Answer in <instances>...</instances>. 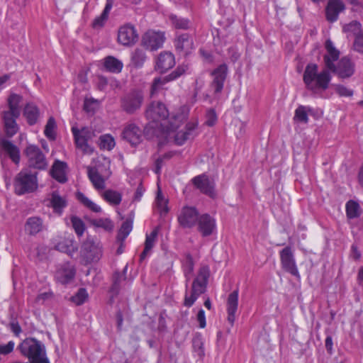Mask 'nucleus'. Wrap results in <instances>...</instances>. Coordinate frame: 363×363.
Listing matches in <instances>:
<instances>
[{
  "instance_id": "14",
  "label": "nucleus",
  "mask_w": 363,
  "mask_h": 363,
  "mask_svg": "<svg viewBox=\"0 0 363 363\" xmlns=\"http://www.w3.org/2000/svg\"><path fill=\"white\" fill-rule=\"evenodd\" d=\"M164 40V33L148 30L142 38V45L147 50H156L162 46Z\"/></svg>"
},
{
  "instance_id": "46",
  "label": "nucleus",
  "mask_w": 363,
  "mask_h": 363,
  "mask_svg": "<svg viewBox=\"0 0 363 363\" xmlns=\"http://www.w3.org/2000/svg\"><path fill=\"white\" fill-rule=\"evenodd\" d=\"M158 234V229L155 228L149 235H146V239L145 242V247H146V251H150L153 247L155 242L157 240Z\"/></svg>"
},
{
  "instance_id": "59",
  "label": "nucleus",
  "mask_w": 363,
  "mask_h": 363,
  "mask_svg": "<svg viewBox=\"0 0 363 363\" xmlns=\"http://www.w3.org/2000/svg\"><path fill=\"white\" fill-rule=\"evenodd\" d=\"M144 191L145 190H144L143 187L142 186L141 184H140L135 191V193L134 195V201H140L141 197L143 195Z\"/></svg>"
},
{
  "instance_id": "56",
  "label": "nucleus",
  "mask_w": 363,
  "mask_h": 363,
  "mask_svg": "<svg viewBox=\"0 0 363 363\" xmlns=\"http://www.w3.org/2000/svg\"><path fill=\"white\" fill-rule=\"evenodd\" d=\"M197 320L199 323V327L204 328L206 325L205 312L203 309H200L197 314Z\"/></svg>"
},
{
  "instance_id": "28",
  "label": "nucleus",
  "mask_w": 363,
  "mask_h": 363,
  "mask_svg": "<svg viewBox=\"0 0 363 363\" xmlns=\"http://www.w3.org/2000/svg\"><path fill=\"white\" fill-rule=\"evenodd\" d=\"M67 165L65 162L55 161L50 170L51 176L60 183H65L67 179L65 174V168Z\"/></svg>"
},
{
  "instance_id": "47",
  "label": "nucleus",
  "mask_w": 363,
  "mask_h": 363,
  "mask_svg": "<svg viewBox=\"0 0 363 363\" xmlns=\"http://www.w3.org/2000/svg\"><path fill=\"white\" fill-rule=\"evenodd\" d=\"M91 223L94 225L102 228L106 230H111L113 228L112 221L108 218L95 219Z\"/></svg>"
},
{
  "instance_id": "18",
  "label": "nucleus",
  "mask_w": 363,
  "mask_h": 363,
  "mask_svg": "<svg viewBox=\"0 0 363 363\" xmlns=\"http://www.w3.org/2000/svg\"><path fill=\"white\" fill-rule=\"evenodd\" d=\"M186 72V67L184 66H179L175 70L172 72L169 75L164 78H155L151 86V95L154 96L162 88V86L168 82L175 80L179 78Z\"/></svg>"
},
{
  "instance_id": "34",
  "label": "nucleus",
  "mask_w": 363,
  "mask_h": 363,
  "mask_svg": "<svg viewBox=\"0 0 363 363\" xmlns=\"http://www.w3.org/2000/svg\"><path fill=\"white\" fill-rule=\"evenodd\" d=\"M77 199L81 203L91 211L95 213H99L101 211V207L87 198L83 193L79 191L77 192Z\"/></svg>"
},
{
  "instance_id": "6",
  "label": "nucleus",
  "mask_w": 363,
  "mask_h": 363,
  "mask_svg": "<svg viewBox=\"0 0 363 363\" xmlns=\"http://www.w3.org/2000/svg\"><path fill=\"white\" fill-rule=\"evenodd\" d=\"M72 133L77 147L80 149L84 154H92L94 148L88 144V141L95 136L94 130L89 127H83L79 129L74 126L72 128Z\"/></svg>"
},
{
  "instance_id": "51",
  "label": "nucleus",
  "mask_w": 363,
  "mask_h": 363,
  "mask_svg": "<svg viewBox=\"0 0 363 363\" xmlns=\"http://www.w3.org/2000/svg\"><path fill=\"white\" fill-rule=\"evenodd\" d=\"M354 48L358 52L363 53V30H360L356 35Z\"/></svg>"
},
{
  "instance_id": "32",
  "label": "nucleus",
  "mask_w": 363,
  "mask_h": 363,
  "mask_svg": "<svg viewBox=\"0 0 363 363\" xmlns=\"http://www.w3.org/2000/svg\"><path fill=\"white\" fill-rule=\"evenodd\" d=\"M23 113L29 125H32L37 123L39 116V111L35 105L33 104H27L24 108Z\"/></svg>"
},
{
  "instance_id": "22",
  "label": "nucleus",
  "mask_w": 363,
  "mask_h": 363,
  "mask_svg": "<svg viewBox=\"0 0 363 363\" xmlns=\"http://www.w3.org/2000/svg\"><path fill=\"white\" fill-rule=\"evenodd\" d=\"M147 118L153 121L164 120L169 116V111L161 102H152L146 111Z\"/></svg>"
},
{
  "instance_id": "41",
  "label": "nucleus",
  "mask_w": 363,
  "mask_h": 363,
  "mask_svg": "<svg viewBox=\"0 0 363 363\" xmlns=\"http://www.w3.org/2000/svg\"><path fill=\"white\" fill-rule=\"evenodd\" d=\"M55 120L53 117H50L48 119L44 130V134L49 140H54L55 139Z\"/></svg>"
},
{
  "instance_id": "8",
  "label": "nucleus",
  "mask_w": 363,
  "mask_h": 363,
  "mask_svg": "<svg viewBox=\"0 0 363 363\" xmlns=\"http://www.w3.org/2000/svg\"><path fill=\"white\" fill-rule=\"evenodd\" d=\"M80 255L86 264L96 262L102 257L101 246L99 243L87 240L82 245Z\"/></svg>"
},
{
  "instance_id": "2",
  "label": "nucleus",
  "mask_w": 363,
  "mask_h": 363,
  "mask_svg": "<svg viewBox=\"0 0 363 363\" xmlns=\"http://www.w3.org/2000/svg\"><path fill=\"white\" fill-rule=\"evenodd\" d=\"M21 101L22 97L20 95L11 94L7 100L9 110L3 111L1 113L4 131L7 138H12L19 130L16 119L21 114L20 104Z\"/></svg>"
},
{
  "instance_id": "35",
  "label": "nucleus",
  "mask_w": 363,
  "mask_h": 363,
  "mask_svg": "<svg viewBox=\"0 0 363 363\" xmlns=\"http://www.w3.org/2000/svg\"><path fill=\"white\" fill-rule=\"evenodd\" d=\"M346 214L349 219H354L360 216V207L357 202L350 200L346 203Z\"/></svg>"
},
{
  "instance_id": "42",
  "label": "nucleus",
  "mask_w": 363,
  "mask_h": 363,
  "mask_svg": "<svg viewBox=\"0 0 363 363\" xmlns=\"http://www.w3.org/2000/svg\"><path fill=\"white\" fill-rule=\"evenodd\" d=\"M115 146V141L108 134L101 135L99 138V147L101 149L111 150Z\"/></svg>"
},
{
  "instance_id": "54",
  "label": "nucleus",
  "mask_w": 363,
  "mask_h": 363,
  "mask_svg": "<svg viewBox=\"0 0 363 363\" xmlns=\"http://www.w3.org/2000/svg\"><path fill=\"white\" fill-rule=\"evenodd\" d=\"M157 203L158 207L160 208L162 211L167 212V208L166 206V201L163 196L162 195L160 191H158L157 196L156 198Z\"/></svg>"
},
{
  "instance_id": "43",
  "label": "nucleus",
  "mask_w": 363,
  "mask_h": 363,
  "mask_svg": "<svg viewBox=\"0 0 363 363\" xmlns=\"http://www.w3.org/2000/svg\"><path fill=\"white\" fill-rule=\"evenodd\" d=\"M193 349L199 357H203L205 355L203 342L201 335H196L192 340Z\"/></svg>"
},
{
  "instance_id": "48",
  "label": "nucleus",
  "mask_w": 363,
  "mask_h": 363,
  "mask_svg": "<svg viewBox=\"0 0 363 363\" xmlns=\"http://www.w3.org/2000/svg\"><path fill=\"white\" fill-rule=\"evenodd\" d=\"M87 298V293L85 289L81 288L78 290L75 296H72V300L77 305H82Z\"/></svg>"
},
{
  "instance_id": "63",
  "label": "nucleus",
  "mask_w": 363,
  "mask_h": 363,
  "mask_svg": "<svg viewBox=\"0 0 363 363\" xmlns=\"http://www.w3.org/2000/svg\"><path fill=\"white\" fill-rule=\"evenodd\" d=\"M306 112L308 113V115L309 116H312L313 117H318L319 116V113H318V110L317 109H315L311 106H306Z\"/></svg>"
},
{
  "instance_id": "3",
  "label": "nucleus",
  "mask_w": 363,
  "mask_h": 363,
  "mask_svg": "<svg viewBox=\"0 0 363 363\" xmlns=\"http://www.w3.org/2000/svg\"><path fill=\"white\" fill-rule=\"evenodd\" d=\"M209 277V269L208 267H202L200 268L197 277L194 279L190 295L187 289L185 292L184 305L186 307H191L197 300V298L203 294L206 289L208 280Z\"/></svg>"
},
{
  "instance_id": "12",
  "label": "nucleus",
  "mask_w": 363,
  "mask_h": 363,
  "mask_svg": "<svg viewBox=\"0 0 363 363\" xmlns=\"http://www.w3.org/2000/svg\"><path fill=\"white\" fill-rule=\"evenodd\" d=\"M191 182L194 186L202 194L214 199L216 196L215 191V184L211 181L206 174H202L194 177Z\"/></svg>"
},
{
  "instance_id": "33",
  "label": "nucleus",
  "mask_w": 363,
  "mask_h": 363,
  "mask_svg": "<svg viewBox=\"0 0 363 363\" xmlns=\"http://www.w3.org/2000/svg\"><path fill=\"white\" fill-rule=\"evenodd\" d=\"M105 68L113 73H119L123 68V63L119 60L112 56H108L104 59Z\"/></svg>"
},
{
  "instance_id": "10",
  "label": "nucleus",
  "mask_w": 363,
  "mask_h": 363,
  "mask_svg": "<svg viewBox=\"0 0 363 363\" xmlns=\"http://www.w3.org/2000/svg\"><path fill=\"white\" fill-rule=\"evenodd\" d=\"M143 101V95L140 91L134 90L125 94L121 100V106L128 113H133L139 109Z\"/></svg>"
},
{
  "instance_id": "1",
  "label": "nucleus",
  "mask_w": 363,
  "mask_h": 363,
  "mask_svg": "<svg viewBox=\"0 0 363 363\" xmlns=\"http://www.w3.org/2000/svg\"><path fill=\"white\" fill-rule=\"evenodd\" d=\"M325 48L326 53L323 55V70L318 72V65L310 63L306 67L303 76L306 87L315 94L325 91L329 87L332 79L330 72L342 79L349 78L354 73V63L348 57H342L335 65L340 57V51L330 39L325 41Z\"/></svg>"
},
{
  "instance_id": "7",
  "label": "nucleus",
  "mask_w": 363,
  "mask_h": 363,
  "mask_svg": "<svg viewBox=\"0 0 363 363\" xmlns=\"http://www.w3.org/2000/svg\"><path fill=\"white\" fill-rule=\"evenodd\" d=\"M27 158L28 167L38 170H44L48 167L45 155L35 145H28L23 151Z\"/></svg>"
},
{
  "instance_id": "45",
  "label": "nucleus",
  "mask_w": 363,
  "mask_h": 363,
  "mask_svg": "<svg viewBox=\"0 0 363 363\" xmlns=\"http://www.w3.org/2000/svg\"><path fill=\"white\" fill-rule=\"evenodd\" d=\"M194 263L191 255L190 254H187L183 264L184 274L187 281H189L190 278L189 277L194 271Z\"/></svg>"
},
{
  "instance_id": "57",
  "label": "nucleus",
  "mask_w": 363,
  "mask_h": 363,
  "mask_svg": "<svg viewBox=\"0 0 363 363\" xmlns=\"http://www.w3.org/2000/svg\"><path fill=\"white\" fill-rule=\"evenodd\" d=\"M333 343L332 337L330 335H328L325 340V349H326L327 352L330 354H333Z\"/></svg>"
},
{
  "instance_id": "25",
  "label": "nucleus",
  "mask_w": 363,
  "mask_h": 363,
  "mask_svg": "<svg viewBox=\"0 0 363 363\" xmlns=\"http://www.w3.org/2000/svg\"><path fill=\"white\" fill-rule=\"evenodd\" d=\"M44 229L43 219L39 216H31L27 218L24 230L27 235L35 236L38 233L42 232Z\"/></svg>"
},
{
  "instance_id": "36",
  "label": "nucleus",
  "mask_w": 363,
  "mask_h": 363,
  "mask_svg": "<svg viewBox=\"0 0 363 363\" xmlns=\"http://www.w3.org/2000/svg\"><path fill=\"white\" fill-rule=\"evenodd\" d=\"M133 229V221L130 220H126L124 221L117 235V241L118 242H124L125 238L130 234Z\"/></svg>"
},
{
  "instance_id": "15",
  "label": "nucleus",
  "mask_w": 363,
  "mask_h": 363,
  "mask_svg": "<svg viewBox=\"0 0 363 363\" xmlns=\"http://www.w3.org/2000/svg\"><path fill=\"white\" fill-rule=\"evenodd\" d=\"M138 40V34L135 27L131 24L121 26L118 33V41L125 46L134 45Z\"/></svg>"
},
{
  "instance_id": "58",
  "label": "nucleus",
  "mask_w": 363,
  "mask_h": 363,
  "mask_svg": "<svg viewBox=\"0 0 363 363\" xmlns=\"http://www.w3.org/2000/svg\"><path fill=\"white\" fill-rule=\"evenodd\" d=\"M10 328L11 331L14 333L15 335L18 336L21 333L22 330L18 322H11L10 323Z\"/></svg>"
},
{
  "instance_id": "40",
  "label": "nucleus",
  "mask_w": 363,
  "mask_h": 363,
  "mask_svg": "<svg viewBox=\"0 0 363 363\" xmlns=\"http://www.w3.org/2000/svg\"><path fill=\"white\" fill-rule=\"evenodd\" d=\"M146 60V55L143 50L136 48L131 55V62L136 67H140Z\"/></svg>"
},
{
  "instance_id": "21",
  "label": "nucleus",
  "mask_w": 363,
  "mask_h": 363,
  "mask_svg": "<svg viewBox=\"0 0 363 363\" xmlns=\"http://www.w3.org/2000/svg\"><path fill=\"white\" fill-rule=\"evenodd\" d=\"M4 152L11 160L16 164L20 162L19 148L3 136H0V155Z\"/></svg>"
},
{
  "instance_id": "13",
  "label": "nucleus",
  "mask_w": 363,
  "mask_h": 363,
  "mask_svg": "<svg viewBox=\"0 0 363 363\" xmlns=\"http://www.w3.org/2000/svg\"><path fill=\"white\" fill-rule=\"evenodd\" d=\"M228 74V67L225 64L220 65L211 72L213 80L211 88L215 94L221 93Z\"/></svg>"
},
{
  "instance_id": "29",
  "label": "nucleus",
  "mask_w": 363,
  "mask_h": 363,
  "mask_svg": "<svg viewBox=\"0 0 363 363\" xmlns=\"http://www.w3.org/2000/svg\"><path fill=\"white\" fill-rule=\"evenodd\" d=\"M50 202L53 211L59 215L62 213L63 209L67 205L65 198L61 196L56 191L52 193Z\"/></svg>"
},
{
  "instance_id": "19",
  "label": "nucleus",
  "mask_w": 363,
  "mask_h": 363,
  "mask_svg": "<svg viewBox=\"0 0 363 363\" xmlns=\"http://www.w3.org/2000/svg\"><path fill=\"white\" fill-rule=\"evenodd\" d=\"M197 123L195 122H189L186 124L184 128L177 131L174 136V142L177 145H182L189 140L194 139L197 135Z\"/></svg>"
},
{
  "instance_id": "5",
  "label": "nucleus",
  "mask_w": 363,
  "mask_h": 363,
  "mask_svg": "<svg viewBox=\"0 0 363 363\" xmlns=\"http://www.w3.org/2000/svg\"><path fill=\"white\" fill-rule=\"evenodd\" d=\"M21 354L28 359V362L33 361L46 354L44 344L33 337H27L18 346Z\"/></svg>"
},
{
  "instance_id": "55",
  "label": "nucleus",
  "mask_w": 363,
  "mask_h": 363,
  "mask_svg": "<svg viewBox=\"0 0 363 363\" xmlns=\"http://www.w3.org/2000/svg\"><path fill=\"white\" fill-rule=\"evenodd\" d=\"M96 104V101L94 99H85L84 104V110L86 112L91 113L94 111L95 104Z\"/></svg>"
},
{
  "instance_id": "16",
  "label": "nucleus",
  "mask_w": 363,
  "mask_h": 363,
  "mask_svg": "<svg viewBox=\"0 0 363 363\" xmlns=\"http://www.w3.org/2000/svg\"><path fill=\"white\" fill-rule=\"evenodd\" d=\"M174 44L179 55H187L194 49L193 37L189 33L177 34Z\"/></svg>"
},
{
  "instance_id": "37",
  "label": "nucleus",
  "mask_w": 363,
  "mask_h": 363,
  "mask_svg": "<svg viewBox=\"0 0 363 363\" xmlns=\"http://www.w3.org/2000/svg\"><path fill=\"white\" fill-rule=\"evenodd\" d=\"M169 20L172 26L177 29L187 30L189 28L190 21L188 18L172 14L169 16Z\"/></svg>"
},
{
  "instance_id": "20",
  "label": "nucleus",
  "mask_w": 363,
  "mask_h": 363,
  "mask_svg": "<svg viewBox=\"0 0 363 363\" xmlns=\"http://www.w3.org/2000/svg\"><path fill=\"white\" fill-rule=\"evenodd\" d=\"M196 223L199 232L203 237L210 236L216 228V220L208 213L201 215Z\"/></svg>"
},
{
  "instance_id": "52",
  "label": "nucleus",
  "mask_w": 363,
  "mask_h": 363,
  "mask_svg": "<svg viewBox=\"0 0 363 363\" xmlns=\"http://www.w3.org/2000/svg\"><path fill=\"white\" fill-rule=\"evenodd\" d=\"M335 92L340 96H351L353 95V91L347 89L343 85L337 84L335 86Z\"/></svg>"
},
{
  "instance_id": "17",
  "label": "nucleus",
  "mask_w": 363,
  "mask_h": 363,
  "mask_svg": "<svg viewBox=\"0 0 363 363\" xmlns=\"http://www.w3.org/2000/svg\"><path fill=\"white\" fill-rule=\"evenodd\" d=\"M122 138L131 145H137L142 141L143 131L134 123L125 125L121 133Z\"/></svg>"
},
{
  "instance_id": "49",
  "label": "nucleus",
  "mask_w": 363,
  "mask_h": 363,
  "mask_svg": "<svg viewBox=\"0 0 363 363\" xmlns=\"http://www.w3.org/2000/svg\"><path fill=\"white\" fill-rule=\"evenodd\" d=\"M122 279V275L120 272H115L113 275V284L111 288V292L117 294L119 290V286Z\"/></svg>"
},
{
  "instance_id": "9",
  "label": "nucleus",
  "mask_w": 363,
  "mask_h": 363,
  "mask_svg": "<svg viewBox=\"0 0 363 363\" xmlns=\"http://www.w3.org/2000/svg\"><path fill=\"white\" fill-rule=\"evenodd\" d=\"M279 256L282 269L285 272L299 279L300 274L291 247L286 246L283 248L279 252Z\"/></svg>"
},
{
  "instance_id": "60",
  "label": "nucleus",
  "mask_w": 363,
  "mask_h": 363,
  "mask_svg": "<svg viewBox=\"0 0 363 363\" xmlns=\"http://www.w3.org/2000/svg\"><path fill=\"white\" fill-rule=\"evenodd\" d=\"M57 250L64 252H70L71 250L69 249V247L67 245H65L63 242H60L56 245Z\"/></svg>"
},
{
  "instance_id": "44",
  "label": "nucleus",
  "mask_w": 363,
  "mask_h": 363,
  "mask_svg": "<svg viewBox=\"0 0 363 363\" xmlns=\"http://www.w3.org/2000/svg\"><path fill=\"white\" fill-rule=\"evenodd\" d=\"M71 222L76 234L79 237H81L85 230V225L84 222L77 216H72L71 218Z\"/></svg>"
},
{
  "instance_id": "26",
  "label": "nucleus",
  "mask_w": 363,
  "mask_h": 363,
  "mask_svg": "<svg viewBox=\"0 0 363 363\" xmlns=\"http://www.w3.org/2000/svg\"><path fill=\"white\" fill-rule=\"evenodd\" d=\"M175 65L174 56L169 52H162L160 54L156 62V69L164 73Z\"/></svg>"
},
{
  "instance_id": "53",
  "label": "nucleus",
  "mask_w": 363,
  "mask_h": 363,
  "mask_svg": "<svg viewBox=\"0 0 363 363\" xmlns=\"http://www.w3.org/2000/svg\"><path fill=\"white\" fill-rule=\"evenodd\" d=\"M15 343L9 341L6 345H0V354L7 355L13 351Z\"/></svg>"
},
{
  "instance_id": "38",
  "label": "nucleus",
  "mask_w": 363,
  "mask_h": 363,
  "mask_svg": "<svg viewBox=\"0 0 363 363\" xmlns=\"http://www.w3.org/2000/svg\"><path fill=\"white\" fill-rule=\"evenodd\" d=\"M104 199L112 205H118L122 199L121 194L113 190H106L102 195Z\"/></svg>"
},
{
  "instance_id": "64",
  "label": "nucleus",
  "mask_w": 363,
  "mask_h": 363,
  "mask_svg": "<svg viewBox=\"0 0 363 363\" xmlns=\"http://www.w3.org/2000/svg\"><path fill=\"white\" fill-rule=\"evenodd\" d=\"M116 320H117L118 328V329H121L122 324H123V314L121 311L117 312Z\"/></svg>"
},
{
  "instance_id": "30",
  "label": "nucleus",
  "mask_w": 363,
  "mask_h": 363,
  "mask_svg": "<svg viewBox=\"0 0 363 363\" xmlns=\"http://www.w3.org/2000/svg\"><path fill=\"white\" fill-rule=\"evenodd\" d=\"M88 177L94 188L97 190L105 189V179L95 167H88Z\"/></svg>"
},
{
  "instance_id": "23",
  "label": "nucleus",
  "mask_w": 363,
  "mask_h": 363,
  "mask_svg": "<svg viewBox=\"0 0 363 363\" xmlns=\"http://www.w3.org/2000/svg\"><path fill=\"white\" fill-rule=\"evenodd\" d=\"M76 274L74 267L70 263L63 264L56 272L55 278L62 284H67L73 281Z\"/></svg>"
},
{
  "instance_id": "62",
  "label": "nucleus",
  "mask_w": 363,
  "mask_h": 363,
  "mask_svg": "<svg viewBox=\"0 0 363 363\" xmlns=\"http://www.w3.org/2000/svg\"><path fill=\"white\" fill-rule=\"evenodd\" d=\"M28 363H50L47 354H45L39 358L34 359L33 361L28 362Z\"/></svg>"
},
{
  "instance_id": "50",
  "label": "nucleus",
  "mask_w": 363,
  "mask_h": 363,
  "mask_svg": "<svg viewBox=\"0 0 363 363\" xmlns=\"http://www.w3.org/2000/svg\"><path fill=\"white\" fill-rule=\"evenodd\" d=\"M206 124L208 126H213L216 124L218 117L217 114L213 108H210L207 111L206 114Z\"/></svg>"
},
{
  "instance_id": "39",
  "label": "nucleus",
  "mask_w": 363,
  "mask_h": 363,
  "mask_svg": "<svg viewBox=\"0 0 363 363\" xmlns=\"http://www.w3.org/2000/svg\"><path fill=\"white\" fill-rule=\"evenodd\" d=\"M306 106H298L294 112V121L297 123L306 124L308 123V115L306 112Z\"/></svg>"
},
{
  "instance_id": "61",
  "label": "nucleus",
  "mask_w": 363,
  "mask_h": 363,
  "mask_svg": "<svg viewBox=\"0 0 363 363\" xmlns=\"http://www.w3.org/2000/svg\"><path fill=\"white\" fill-rule=\"evenodd\" d=\"M163 158L160 157L155 161V173L160 174L163 163Z\"/></svg>"
},
{
  "instance_id": "27",
  "label": "nucleus",
  "mask_w": 363,
  "mask_h": 363,
  "mask_svg": "<svg viewBox=\"0 0 363 363\" xmlns=\"http://www.w3.org/2000/svg\"><path fill=\"white\" fill-rule=\"evenodd\" d=\"M238 306V291L231 292L227 299L228 320L233 325L235 320V313Z\"/></svg>"
},
{
  "instance_id": "11",
  "label": "nucleus",
  "mask_w": 363,
  "mask_h": 363,
  "mask_svg": "<svg viewBox=\"0 0 363 363\" xmlns=\"http://www.w3.org/2000/svg\"><path fill=\"white\" fill-rule=\"evenodd\" d=\"M199 216L195 207L184 206L178 216V221L182 228H191L196 224Z\"/></svg>"
},
{
  "instance_id": "24",
  "label": "nucleus",
  "mask_w": 363,
  "mask_h": 363,
  "mask_svg": "<svg viewBox=\"0 0 363 363\" xmlns=\"http://www.w3.org/2000/svg\"><path fill=\"white\" fill-rule=\"evenodd\" d=\"M345 4L342 0H329L325 8L326 18L330 22L337 21L340 12L345 9Z\"/></svg>"
},
{
  "instance_id": "4",
  "label": "nucleus",
  "mask_w": 363,
  "mask_h": 363,
  "mask_svg": "<svg viewBox=\"0 0 363 363\" xmlns=\"http://www.w3.org/2000/svg\"><path fill=\"white\" fill-rule=\"evenodd\" d=\"M38 187L37 172L32 173L26 168L23 169L14 180L15 192L18 195L34 191Z\"/></svg>"
},
{
  "instance_id": "31",
  "label": "nucleus",
  "mask_w": 363,
  "mask_h": 363,
  "mask_svg": "<svg viewBox=\"0 0 363 363\" xmlns=\"http://www.w3.org/2000/svg\"><path fill=\"white\" fill-rule=\"evenodd\" d=\"M113 0H106V6L99 16H97L92 23L94 28H102L108 18L109 12L113 6Z\"/></svg>"
}]
</instances>
